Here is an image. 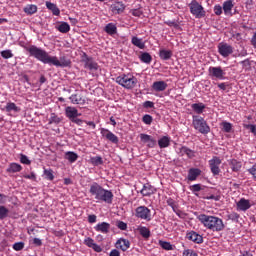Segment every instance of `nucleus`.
I'll return each mask as SVG.
<instances>
[{
  "instance_id": "f257e3e1",
  "label": "nucleus",
  "mask_w": 256,
  "mask_h": 256,
  "mask_svg": "<svg viewBox=\"0 0 256 256\" xmlns=\"http://www.w3.org/2000/svg\"><path fill=\"white\" fill-rule=\"evenodd\" d=\"M27 51L31 57H35L38 61L48 65H54L55 67H69L71 65V60H67L65 57H61L59 60L56 56L49 55L47 51L37 46H30Z\"/></svg>"
},
{
  "instance_id": "f03ea898",
  "label": "nucleus",
  "mask_w": 256,
  "mask_h": 256,
  "mask_svg": "<svg viewBox=\"0 0 256 256\" xmlns=\"http://www.w3.org/2000/svg\"><path fill=\"white\" fill-rule=\"evenodd\" d=\"M89 193L92 197H94V199H96L97 203L101 201L108 203V205L113 203V192L103 188V186L99 185L97 182H94L90 185Z\"/></svg>"
},
{
  "instance_id": "7ed1b4c3",
  "label": "nucleus",
  "mask_w": 256,
  "mask_h": 256,
  "mask_svg": "<svg viewBox=\"0 0 256 256\" xmlns=\"http://www.w3.org/2000/svg\"><path fill=\"white\" fill-rule=\"evenodd\" d=\"M198 221L209 231H223L225 224L223 220L217 216H209L207 214H200L197 216Z\"/></svg>"
},
{
  "instance_id": "20e7f679",
  "label": "nucleus",
  "mask_w": 256,
  "mask_h": 256,
  "mask_svg": "<svg viewBox=\"0 0 256 256\" xmlns=\"http://www.w3.org/2000/svg\"><path fill=\"white\" fill-rule=\"evenodd\" d=\"M116 83L124 87V89H133L137 86V77L133 76L132 73L122 74L116 78Z\"/></svg>"
},
{
  "instance_id": "39448f33",
  "label": "nucleus",
  "mask_w": 256,
  "mask_h": 256,
  "mask_svg": "<svg viewBox=\"0 0 256 256\" xmlns=\"http://www.w3.org/2000/svg\"><path fill=\"white\" fill-rule=\"evenodd\" d=\"M192 125L194 129L199 133H202V135H207L211 131L209 124H207V121L201 116H192Z\"/></svg>"
},
{
  "instance_id": "423d86ee",
  "label": "nucleus",
  "mask_w": 256,
  "mask_h": 256,
  "mask_svg": "<svg viewBox=\"0 0 256 256\" xmlns=\"http://www.w3.org/2000/svg\"><path fill=\"white\" fill-rule=\"evenodd\" d=\"M190 13L196 17V19H201L205 17V8L197 0H192L189 4Z\"/></svg>"
},
{
  "instance_id": "0eeeda50",
  "label": "nucleus",
  "mask_w": 256,
  "mask_h": 256,
  "mask_svg": "<svg viewBox=\"0 0 256 256\" xmlns=\"http://www.w3.org/2000/svg\"><path fill=\"white\" fill-rule=\"evenodd\" d=\"M254 205H256V202L253 200L241 198L239 202H236V209L237 211H249L250 208H252Z\"/></svg>"
},
{
  "instance_id": "6e6552de",
  "label": "nucleus",
  "mask_w": 256,
  "mask_h": 256,
  "mask_svg": "<svg viewBox=\"0 0 256 256\" xmlns=\"http://www.w3.org/2000/svg\"><path fill=\"white\" fill-rule=\"evenodd\" d=\"M221 163V158L217 156H214L211 160H209L210 171L214 176L219 175V173H221V168H219L221 167Z\"/></svg>"
},
{
  "instance_id": "1a4fd4ad",
  "label": "nucleus",
  "mask_w": 256,
  "mask_h": 256,
  "mask_svg": "<svg viewBox=\"0 0 256 256\" xmlns=\"http://www.w3.org/2000/svg\"><path fill=\"white\" fill-rule=\"evenodd\" d=\"M4 111H6L7 115L10 117H17L21 113V107L17 106L14 102H8L6 103Z\"/></svg>"
},
{
  "instance_id": "9d476101",
  "label": "nucleus",
  "mask_w": 256,
  "mask_h": 256,
  "mask_svg": "<svg viewBox=\"0 0 256 256\" xmlns=\"http://www.w3.org/2000/svg\"><path fill=\"white\" fill-rule=\"evenodd\" d=\"M136 217L144 221H151V210L146 206H140L136 208Z\"/></svg>"
},
{
  "instance_id": "9b49d317",
  "label": "nucleus",
  "mask_w": 256,
  "mask_h": 256,
  "mask_svg": "<svg viewBox=\"0 0 256 256\" xmlns=\"http://www.w3.org/2000/svg\"><path fill=\"white\" fill-rule=\"evenodd\" d=\"M209 76L211 79H219L222 81V79H225V71L221 67H210L208 69Z\"/></svg>"
},
{
  "instance_id": "f8f14e48",
  "label": "nucleus",
  "mask_w": 256,
  "mask_h": 256,
  "mask_svg": "<svg viewBox=\"0 0 256 256\" xmlns=\"http://www.w3.org/2000/svg\"><path fill=\"white\" fill-rule=\"evenodd\" d=\"M100 133H101L102 137L107 139V141H110L111 143H114L115 145H117V143H119V137H117V135H115L113 132L109 131L108 129L102 128L100 130Z\"/></svg>"
},
{
  "instance_id": "ddd939ff",
  "label": "nucleus",
  "mask_w": 256,
  "mask_h": 256,
  "mask_svg": "<svg viewBox=\"0 0 256 256\" xmlns=\"http://www.w3.org/2000/svg\"><path fill=\"white\" fill-rule=\"evenodd\" d=\"M218 53L222 55V57H229L233 53V47L227 43H220L218 45Z\"/></svg>"
},
{
  "instance_id": "4468645a",
  "label": "nucleus",
  "mask_w": 256,
  "mask_h": 256,
  "mask_svg": "<svg viewBox=\"0 0 256 256\" xmlns=\"http://www.w3.org/2000/svg\"><path fill=\"white\" fill-rule=\"evenodd\" d=\"M84 245H86V247H89L90 249H93V251H95L96 253H101V251H103V248L95 243V240H93V238L91 237H87L84 239Z\"/></svg>"
},
{
  "instance_id": "2eb2a0df",
  "label": "nucleus",
  "mask_w": 256,
  "mask_h": 256,
  "mask_svg": "<svg viewBox=\"0 0 256 256\" xmlns=\"http://www.w3.org/2000/svg\"><path fill=\"white\" fill-rule=\"evenodd\" d=\"M140 139L142 143H145L150 149H153V147L157 145V140L147 134H140Z\"/></svg>"
},
{
  "instance_id": "dca6fc26",
  "label": "nucleus",
  "mask_w": 256,
  "mask_h": 256,
  "mask_svg": "<svg viewBox=\"0 0 256 256\" xmlns=\"http://www.w3.org/2000/svg\"><path fill=\"white\" fill-rule=\"evenodd\" d=\"M169 87L167 82L160 80V81H155L152 84V91H155L156 93H161L165 91Z\"/></svg>"
},
{
  "instance_id": "f3484780",
  "label": "nucleus",
  "mask_w": 256,
  "mask_h": 256,
  "mask_svg": "<svg viewBox=\"0 0 256 256\" xmlns=\"http://www.w3.org/2000/svg\"><path fill=\"white\" fill-rule=\"evenodd\" d=\"M186 238L193 243L201 244L203 243V236L195 231H190L186 234Z\"/></svg>"
},
{
  "instance_id": "a211bd4d",
  "label": "nucleus",
  "mask_w": 256,
  "mask_h": 256,
  "mask_svg": "<svg viewBox=\"0 0 256 256\" xmlns=\"http://www.w3.org/2000/svg\"><path fill=\"white\" fill-rule=\"evenodd\" d=\"M65 115L70 121L76 117H81V113L75 107L68 106L65 108Z\"/></svg>"
},
{
  "instance_id": "6ab92c4d",
  "label": "nucleus",
  "mask_w": 256,
  "mask_h": 256,
  "mask_svg": "<svg viewBox=\"0 0 256 256\" xmlns=\"http://www.w3.org/2000/svg\"><path fill=\"white\" fill-rule=\"evenodd\" d=\"M95 231H97L98 233H104V234H107L109 233V229H111V225L107 222H102V223H99L97 224L95 227H94Z\"/></svg>"
},
{
  "instance_id": "aec40b11",
  "label": "nucleus",
  "mask_w": 256,
  "mask_h": 256,
  "mask_svg": "<svg viewBox=\"0 0 256 256\" xmlns=\"http://www.w3.org/2000/svg\"><path fill=\"white\" fill-rule=\"evenodd\" d=\"M233 7H235V4H233V0H226L223 3V11H224V15H233L232 11H233Z\"/></svg>"
},
{
  "instance_id": "412c9836",
  "label": "nucleus",
  "mask_w": 256,
  "mask_h": 256,
  "mask_svg": "<svg viewBox=\"0 0 256 256\" xmlns=\"http://www.w3.org/2000/svg\"><path fill=\"white\" fill-rule=\"evenodd\" d=\"M111 11L115 15H119L120 13H123L125 11V5L121 2H115L111 5Z\"/></svg>"
},
{
  "instance_id": "4be33fe9",
  "label": "nucleus",
  "mask_w": 256,
  "mask_h": 256,
  "mask_svg": "<svg viewBox=\"0 0 256 256\" xmlns=\"http://www.w3.org/2000/svg\"><path fill=\"white\" fill-rule=\"evenodd\" d=\"M84 67L85 69H89L90 71H97V69H99V65L93 61L91 58H86L84 60Z\"/></svg>"
},
{
  "instance_id": "5701e85b",
  "label": "nucleus",
  "mask_w": 256,
  "mask_h": 256,
  "mask_svg": "<svg viewBox=\"0 0 256 256\" xmlns=\"http://www.w3.org/2000/svg\"><path fill=\"white\" fill-rule=\"evenodd\" d=\"M199 175H201V170L199 168H191L188 171V181H197Z\"/></svg>"
},
{
  "instance_id": "b1692460",
  "label": "nucleus",
  "mask_w": 256,
  "mask_h": 256,
  "mask_svg": "<svg viewBox=\"0 0 256 256\" xmlns=\"http://www.w3.org/2000/svg\"><path fill=\"white\" fill-rule=\"evenodd\" d=\"M129 242L126 239L120 238L116 242V249H121V251H127L129 249Z\"/></svg>"
},
{
  "instance_id": "393cba45",
  "label": "nucleus",
  "mask_w": 256,
  "mask_h": 256,
  "mask_svg": "<svg viewBox=\"0 0 256 256\" xmlns=\"http://www.w3.org/2000/svg\"><path fill=\"white\" fill-rule=\"evenodd\" d=\"M46 7L47 9H49V11L52 12L53 15H56L57 17L61 15V10H59V7H57V4L46 2Z\"/></svg>"
},
{
  "instance_id": "a878e982",
  "label": "nucleus",
  "mask_w": 256,
  "mask_h": 256,
  "mask_svg": "<svg viewBox=\"0 0 256 256\" xmlns=\"http://www.w3.org/2000/svg\"><path fill=\"white\" fill-rule=\"evenodd\" d=\"M56 29L60 33H69V31H71V26H69V23L67 22H60V24L56 26Z\"/></svg>"
},
{
  "instance_id": "bb28decb",
  "label": "nucleus",
  "mask_w": 256,
  "mask_h": 256,
  "mask_svg": "<svg viewBox=\"0 0 256 256\" xmlns=\"http://www.w3.org/2000/svg\"><path fill=\"white\" fill-rule=\"evenodd\" d=\"M132 45L135 47H138V49H145V43L143 42V39L133 36L131 40Z\"/></svg>"
},
{
  "instance_id": "cd10ccee",
  "label": "nucleus",
  "mask_w": 256,
  "mask_h": 256,
  "mask_svg": "<svg viewBox=\"0 0 256 256\" xmlns=\"http://www.w3.org/2000/svg\"><path fill=\"white\" fill-rule=\"evenodd\" d=\"M179 153H181V155H187L189 159H193V157H195V152L185 146L179 148Z\"/></svg>"
},
{
  "instance_id": "c85d7f7f",
  "label": "nucleus",
  "mask_w": 256,
  "mask_h": 256,
  "mask_svg": "<svg viewBox=\"0 0 256 256\" xmlns=\"http://www.w3.org/2000/svg\"><path fill=\"white\" fill-rule=\"evenodd\" d=\"M170 143L171 138H169L168 136H164L158 140V145L160 149H165L166 147H169Z\"/></svg>"
},
{
  "instance_id": "c756f323",
  "label": "nucleus",
  "mask_w": 256,
  "mask_h": 256,
  "mask_svg": "<svg viewBox=\"0 0 256 256\" xmlns=\"http://www.w3.org/2000/svg\"><path fill=\"white\" fill-rule=\"evenodd\" d=\"M159 57L160 59H163V61H167L170 57H173V52L171 50L161 49Z\"/></svg>"
},
{
  "instance_id": "7c9ffc66",
  "label": "nucleus",
  "mask_w": 256,
  "mask_h": 256,
  "mask_svg": "<svg viewBox=\"0 0 256 256\" xmlns=\"http://www.w3.org/2000/svg\"><path fill=\"white\" fill-rule=\"evenodd\" d=\"M23 167L21 166V164L18 163H11L9 165V168L7 169L8 173H19L20 171H22Z\"/></svg>"
},
{
  "instance_id": "2f4dec72",
  "label": "nucleus",
  "mask_w": 256,
  "mask_h": 256,
  "mask_svg": "<svg viewBox=\"0 0 256 256\" xmlns=\"http://www.w3.org/2000/svg\"><path fill=\"white\" fill-rule=\"evenodd\" d=\"M193 111H195V113H197L198 115H201V113H203V111H205V104L203 103H195L191 105Z\"/></svg>"
},
{
  "instance_id": "473e14b6",
  "label": "nucleus",
  "mask_w": 256,
  "mask_h": 256,
  "mask_svg": "<svg viewBox=\"0 0 256 256\" xmlns=\"http://www.w3.org/2000/svg\"><path fill=\"white\" fill-rule=\"evenodd\" d=\"M65 159H67V161H69V163H75V161H77V159H79V156L75 152H66Z\"/></svg>"
},
{
  "instance_id": "72a5a7b5",
  "label": "nucleus",
  "mask_w": 256,
  "mask_h": 256,
  "mask_svg": "<svg viewBox=\"0 0 256 256\" xmlns=\"http://www.w3.org/2000/svg\"><path fill=\"white\" fill-rule=\"evenodd\" d=\"M36 12L37 5L30 4L24 7V13H26V15H35Z\"/></svg>"
},
{
  "instance_id": "f704fd0d",
  "label": "nucleus",
  "mask_w": 256,
  "mask_h": 256,
  "mask_svg": "<svg viewBox=\"0 0 256 256\" xmlns=\"http://www.w3.org/2000/svg\"><path fill=\"white\" fill-rule=\"evenodd\" d=\"M70 101L74 104V105H83V103H85V100L81 99V96L74 94L70 97Z\"/></svg>"
},
{
  "instance_id": "c9c22d12",
  "label": "nucleus",
  "mask_w": 256,
  "mask_h": 256,
  "mask_svg": "<svg viewBox=\"0 0 256 256\" xmlns=\"http://www.w3.org/2000/svg\"><path fill=\"white\" fill-rule=\"evenodd\" d=\"M105 31L106 33H108V35H115V33H117V26H115V24L113 23H109L105 27Z\"/></svg>"
},
{
  "instance_id": "e433bc0d",
  "label": "nucleus",
  "mask_w": 256,
  "mask_h": 256,
  "mask_svg": "<svg viewBox=\"0 0 256 256\" xmlns=\"http://www.w3.org/2000/svg\"><path fill=\"white\" fill-rule=\"evenodd\" d=\"M138 231H139L140 235L142 237H144L145 239H149V237H151V231H149V228H147V227H140L138 229Z\"/></svg>"
},
{
  "instance_id": "4c0bfd02",
  "label": "nucleus",
  "mask_w": 256,
  "mask_h": 256,
  "mask_svg": "<svg viewBox=\"0 0 256 256\" xmlns=\"http://www.w3.org/2000/svg\"><path fill=\"white\" fill-rule=\"evenodd\" d=\"M140 60L142 61V63H151V61L153 60V58L151 57V55L147 52H144L141 54L140 56Z\"/></svg>"
},
{
  "instance_id": "58836bf2",
  "label": "nucleus",
  "mask_w": 256,
  "mask_h": 256,
  "mask_svg": "<svg viewBox=\"0 0 256 256\" xmlns=\"http://www.w3.org/2000/svg\"><path fill=\"white\" fill-rule=\"evenodd\" d=\"M90 163L95 165L96 167L99 165H103V158H101V156L92 157L90 158Z\"/></svg>"
},
{
  "instance_id": "ea45409f",
  "label": "nucleus",
  "mask_w": 256,
  "mask_h": 256,
  "mask_svg": "<svg viewBox=\"0 0 256 256\" xmlns=\"http://www.w3.org/2000/svg\"><path fill=\"white\" fill-rule=\"evenodd\" d=\"M230 165H231L232 171L237 172V171H240L241 169V162L237 160H231Z\"/></svg>"
},
{
  "instance_id": "a19ab883",
  "label": "nucleus",
  "mask_w": 256,
  "mask_h": 256,
  "mask_svg": "<svg viewBox=\"0 0 256 256\" xmlns=\"http://www.w3.org/2000/svg\"><path fill=\"white\" fill-rule=\"evenodd\" d=\"M141 194L144 197H149V195H153V189L149 186H144L143 189L141 190Z\"/></svg>"
},
{
  "instance_id": "79ce46f5",
  "label": "nucleus",
  "mask_w": 256,
  "mask_h": 256,
  "mask_svg": "<svg viewBox=\"0 0 256 256\" xmlns=\"http://www.w3.org/2000/svg\"><path fill=\"white\" fill-rule=\"evenodd\" d=\"M221 126L225 133H231V130L233 129V125L229 122H222Z\"/></svg>"
},
{
  "instance_id": "37998d69",
  "label": "nucleus",
  "mask_w": 256,
  "mask_h": 256,
  "mask_svg": "<svg viewBox=\"0 0 256 256\" xmlns=\"http://www.w3.org/2000/svg\"><path fill=\"white\" fill-rule=\"evenodd\" d=\"M9 215V209L5 206H0V220L5 219Z\"/></svg>"
},
{
  "instance_id": "c03bdc74",
  "label": "nucleus",
  "mask_w": 256,
  "mask_h": 256,
  "mask_svg": "<svg viewBox=\"0 0 256 256\" xmlns=\"http://www.w3.org/2000/svg\"><path fill=\"white\" fill-rule=\"evenodd\" d=\"M1 57H3V59H11L13 58V52H11V50H3L1 52Z\"/></svg>"
},
{
  "instance_id": "a18cd8bd",
  "label": "nucleus",
  "mask_w": 256,
  "mask_h": 256,
  "mask_svg": "<svg viewBox=\"0 0 256 256\" xmlns=\"http://www.w3.org/2000/svg\"><path fill=\"white\" fill-rule=\"evenodd\" d=\"M44 175L48 181H53L55 179V176L53 175V170H44Z\"/></svg>"
},
{
  "instance_id": "49530a36",
  "label": "nucleus",
  "mask_w": 256,
  "mask_h": 256,
  "mask_svg": "<svg viewBox=\"0 0 256 256\" xmlns=\"http://www.w3.org/2000/svg\"><path fill=\"white\" fill-rule=\"evenodd\" d=\"M160 246L166 251H171L173 249V246L169 242L160 241Z\"/></svg>"
},
{
  "instance_id": "de8ad7c7",
  "label": "nucleus",
  "mask_w": 256,
  "mask_h": 256,
  "mask_svg": "<svg viewBox=\"0 0 256 256\" xmlns=\"http://www.w3.org/2000/svg\"><path fill=\"white\" fill-rule=\"evenodd\" d=\"M24 248H25V243H23V242H16L13 245L14 251H23Z\"/></svg>"
},
{
  "instance_id": "09e8293b",
  "label": "nucleus",
  "mask_w": 256,
  "mask_h": 256,
  "mask_svg": "<svg viewBox=\"0 0 256 256\" xmlns=\"http://www.w3.org/2000/svg\"><path fill=\"white\" fill-rule=\"evenodd\" d=\"M142 121L145 123V125H151V123H153V117H151L149 114H146L143 116Z\"/></svg>"
},
{
  "instance_id": "8fccbe9b",
  "label": "nucleus",
  "mask_w": 256,
  "mask_h": 256,
  "mask_svg": "<svg viewBox=\"0 0 256 256\" xmlns=\"http://www.w3.org/2000/svg\"><path fill=\"white\" fill-rule=\"evenodd\" d=\"M60 121H61V118H59L55 113L51 114L50 120H49L50 124H53V123L59 124Z\"/></svg>"
},
{
  "instance_id": "3c124183",
  "label": "nucleus",
  "mask_w": 256,
  "mask_h": 256,
  "mask_svg": "<svg viewBox=\"0 0 256 256\" xmlns=\"http://www.w3.org/2000/svg\"><path fill=\"white\" fill-rule=\"evenodd\" d=\"M20 162L23 165H31V160H29V158L25 154L20 155Z\"/></svg>"
},
{
  "instance_id": "603ef678",
  "label": "nucleus",
  "mask_w": 256,
  "mask_h": 256,
  "mask_svg": "<svg viewBox=\"0 0 256 256\" xmlns=\"http://www.w3.org/2000/svg\"><path fill=\"white\" fill-rule=\"evenodd\" d=\"M245 129H249L250 133H253L256 136V125L255 124H246L244 125Z\"/></svg>"
},
{
  "instance_id": "864d4df0",
  "label": "nucleus",
  "mask_w": 256,
  "mask_h": 256,
  "mask_svg": "<svg viewBox=\"0 0 256 256\" xmlns=\"http://www.w3.org/2000/svg\"><path fill=\"white\" fill-rule=\"evenodd\" d=\"M190 190L193 193H199V191H201V184H194V185L190 186Z\"/></svg>"
},
{
  "instance_id": "5fc2aeb1",
  "label": "nucleus",
  "mask_w": 256,
  "mask_h": 256,
  "mask_svg": "<svg viewBox=\"0 0 256 256\" xmlns=\"http://www.w3.org/2000/svg\"><path fill=\"white\" fill-rule=\"evenodd\" d=\"M214 13L215 15H222L223 14V7L221 5L214 6Z\"/></svg>"
},
{
  "instance_id": "6e6d98bb",
  "label": "nucleus",
  "mask_w": 256,
  "mask_h": 256,
  "mask_svg": "<svg viewBox=\"0 0 256 256\" xmlns=\"http://www.w3.org/2000/svg\"><path fill=\"white\" fill-rule=\"evenodd\" d=\"M130 13L134 17H141V15H143V12L140 9H133L130 11Z\"/></svg>"
},
{
  "instance_id": "4d7b16f0",
  "label": "nucleus",
  "mask_w": 256,
  "mask_h": 256,
  "mask_svg": "<svg viewBox=\"0 0 256 256\" xmlns=\"http://www.w3.org/2000/svg\"><path fill=\"white\" fill-rule=\"evenodd\" d=\"M248 173L252 175L253 179H256V164H254L250 169H248Z\"/></svg>"
},
{
  "instance_id": "13d9d810",
  "label": "nucleus",
  "mask_w": 256,
  "mask_h": 256,
  "mask_svg": "<svg viewBox=\"0 0 256 256\" xmlns=\"http://www.w3.org/2000/svg\"><path fill=\"white\" fill-rule=\"evenodd\" d=\"M143 107H145L146 109H153L155 107V103H153L152 101H146L144 102Z\"/></svg>"
},
{
  "instance_id": "bf43d9fd",
  "label": "nucleus",
  "mask_w": 256,
  "mask_h": 256,
  "mask_svg": "<svg viewBox=\"0 0 256 256\" xmlns=\"http://www.w3.org/2000/svg\"><path fill=\"white\" fill-rule=\"evenodd\" d=\"M118 229H121V231H125L127 229V224L125 222H118L117 224Z\"/></svg>"
},
{
  "instance_id": "052dcab7",
  "label": "nucleus",
  "mask_w": 256,
  "mask_h": 256,
  "mask_svg": "<svg viewBox=\"0 0 256 256\" xmlns=\"http://www.w3.org/2000/svg\"><path fill=\"white\" fill-rule=\"evenodd\" d=\"M183 256H197V253H195L193 250H185L183 252Z\"/></svg>"
},
{
  "instance_id": "680f3d73",
  "label": "nucleus",
  "mask_w": 256,
  "mask_h": 256,
  "mask_svg": "<svg viewBox=\"0 0 256 256\" xmlns=\"http://www.w3.org/2000/svg\"><path fill=\"white\" fill-rule=\"evenodd\" d=\"M24 178L25 179H31L32 181H35V179H36V176H35V173H30V174H26V175H24Z\"/></svg>"
},
{
  "instance_id": "e2e57ef3",
  "label": "nucleus",
  "mask_w": 256,
  "mask_h": 256,
  "mask_svg": "<svg viewBox=\"0 0 256 256\" xmlns=\"http://www.w3.org/2000/svg\"><path fill=\"white\" fill-rule=\"evenodd\" d=\"M89 223H96L97 222V216L96 215H89L88 216Z\"/></svg>"
},
{
  "instance_id": "0e129e2a",
  "label": "nucleus",
  "mask_w": 256,
  "mask_h": 256,
  "mask_svg": "<svg viewBox=\"0 0 256 256\" xmlns=\"http://www.w3.org/2000/svg\"><path fill=\"white\" fill-rule=\"evenodd\" d=\"M72 123H75L76 125H83V120L79 119V118H74L71 120Z\"/></svg>"
},
{
  "instance_id": "69168bd1",
  "label": "nucleus",
  "mask_w": 256,
  "mask_h": 256,
  "mask_svg": "<svg viewBox=\"0 0 256 256\" xmlns=\"http://www.w3.org/2000/svg\"><path fill=\"white\" fill-rule=\"evenodd\" d=\"M166 24L168 25V27H175V29H177V27H179V24H177L176 22H173V21H168V22H166Z\"/></svg>"
},
{
  "instance_id": "338daca9",
  "label": "nucleus",
  "mask_w": 256,
  "mask_h": 256,
  "mask_svg": "<svg viewBox=\"0 0 256 256\" xmlns=\"http://www.w3.org/2000/svg\"><path fill=\"white\" fill-rule=\"evenodd\" d=\"M110 256H121V254L116 249H114L110 252Z\"/></svg>"
},
{
  "instance_id": "774afa93",
  "label": "nucleus",
  "mask_w": 256,
  "mask_h": 256,
  "mask_svg": "<svg viewBox=\"0 0 256 256\" xmlns=\"http://www.w3.org/2000/svg\"><path fill=\"white\" fill-rule=\"evenodd\" d=\"M251 44L253 45V47H255L256 49V32L254 33L252 40H251Z\"/></svg>"
}]
</instances>
